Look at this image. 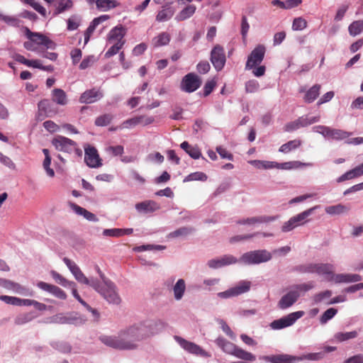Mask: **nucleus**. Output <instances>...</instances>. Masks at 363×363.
<instances>
[{"label":"nucleus","mask_w":363,"mask_h":363,"mask_svg":"<svg viewBox=\"0 0 363 363\" xmlns=\"http://www.w3.org/2000/svg\"><path fill=\"white\" fill-rule=\"evenodd\" d=\"M164 328L160 320H146L134 323L116 335H104L100 337L101 342L108 347L117 350H135L142 340L157 334Z\"/></svg>","instance_id":"f257e3e1"},{"label":"nucleus","mask_w":363,"mask_h":363,"mask_svg":"<svg viewBox=\"0 0 363 363\" xmlns=\"http://www.w3.org/2000/svg\"><path fill=\"white\" fill-rule=\"evenodd\" d=\"M98 272L102 281L101 282L97 279L95 283L92 284V288L109 303L119 304L121 300L118 294L116 286L111 281L106 279L99 269Z\"/></svg>","instance_id":"f03ea898"},{"label":"nucleus","mask_w":363,"mask_h":363,"mask_svg":"<svg viewBox=\"0 0 363 363\" xmlns=\"http://www.w3.org/2000/svg\"><path fill=\"white\" fill-rule=\"evenodd\" d=\"M216 343L223 352L233 355L238 359L250 362H253L256 359V357L253 354L238 347L235 344L228 341L222 337H218L216 340Z\"/></svg>","instance_id":"7ed1b4c3"},{"label":"nucleus","mask_w":363,"mask_h":363,"mask_svg":"<svg viewBox=\"0 0 363 363\" xmlns=\"http://www.w3.org/2000/svg\"><path fill=\"white\" fill-rule=\"evenodd\" d=\"M335 266L330 263H311L303 267V272L306 273H315L324 277L328 281H333Z\"/></svg>","instance_id":"20e7f679"},{"label":"nucleus","mask_w":363,"mask_h":363,"mask_svg":"<svg viewBox=\"0 0 363 363\" xmlns=\"http://www.w3.org/2000/svg\"><path fill=\"white\" fill-rule=\"evenodd\" d=\"M272 259V255L266 250H258L244 253L238 262L246 265L259 264Z\"/></svg>","instance_id":"39448f33"},{"label":"nucleus","mask_w":363,"mask_h":363,"mask_svg":"<svg viewBox=\"0 0 363 363\" xmlns=\"http://www.w3.org/2000/svg\"><path fill=\"white\" fill-rule=\"evenodd\" d=\"M319 206H315L291 217L288 221L284 223L281 226V231L284 233L290 232L296 227L303 225L308 222L307 218Z\"/></svg>","instance_id":"423d86ee"},{"label":"nucleus","mask_w":363,"mask_h":363,"mask_svg":"<svg viewBox=\"0 0 363 363\" xmlns=\"http://www.w3.org/2000/svg\"><path fill=\"white\" fill-rule=\"evenodd\" d=\"M313 132L323 135L325 138L342 140L348 138L352 133L340 129L331 128L325 125H316L312 128Z\"/></svg>","instance_id":"0eeeda50"},{"label":"nucleus","mask_w":363,"mask_h":363,"mask_svg":"<svg viewBox=\"0 0 363 363\" xmlns=\"http://www.w3.org/2000/svg\"><path fill=\"white\" fill-rule=\"evenodd\" d=\"M305 313L303 311H298L291 313L279 319L275 320L270 323V327L273 330H281L283 328L293 325L296 321L303 317Z\"/></svg>","instance_id":"6e6552de"},{"label":"nucleus","mask_w":363,"mask_h":363,"mask_svg":"<svg viewBox=\"0 0 363 363\" xmlns=\"http://www.w3.org/2000/svg\"><path fill=\"white\" fill-rule=\"evenodd\" d=\"M23 32L26 38L32 40L34 44L44 45L48 49H55V43L48 37L40 33L32 32L28 28L23 27Z\"/></svg>","instance_id":"1a4fd4ad"},{"label":"nucleus","mask_w":363,"mask_h":363,"mask_svg":"<svg viewBox=\"0 0 363 363\" xmlns=\"http://www.w3.org/2000/svg\"><path fill=\"white\" fill-rule=\"evenodd\" d=\"M201 85L200 77L194 73H189L182 78L180 88L184 92L192 93L197 90Z\"/></svg>","instance_id":"9d476101"},{"label":"nucleus","mask_w":363,"mask_h":363,"mask_svg":"<svg viewBox=\"0 0 363 363\" xmlns=\"http://www.w3.org/2000/svg\"><path fill=\"white\" fill-rule=\"evenodd\" d=\"M174 339L177 343L187 352L203 357H209L211 354L203 350L199 345L194 342H189L181 337L175 336Z\"/></svg>","instance_id":"9b49d317"},{"label":"nucleus","mask_w":363,"mask_h":363,"mask_svg":"<svg viewBox=\"0 0 363 363\" xmlns=\"http://www.w3.org/2000/svg\"><path fill=\"white\" fill-rule=\"evenodd\" d=\"M52 144L57 150L69 154L76 149V142L62 135L55 136L52 140Z\"/></svg>","instance_id":"f8f14e48"},{"label":"nucleus","mask_w":363,"mask_h":363,"mask_svg":"<svg viewBox=\"0 0 363 363\" xmlns=\"http://www.w3.org/2000/svg\"><path fill=\"white\" fill-rule=\"evenodd\" d=\"M84 161L91 168H99L102 166L97 150L89 145L84 146Z\"/></svg>","instance_id":"ddd939ff"},{"label":"nucleus","mask_w":363,"mask_h":363,"mask_svg":"<svg viewBox=\"0 0 363 363\" xmlns=\"http://www.w3.org/2000/svg\"><path fill=\"white\" fill-rule=\"evenodd\" d=\"M320 121V116H302L298 118L297 120L287 123L284 126V130L286 132L294 131L301 128L306 127L313 123H317Z\"/></svg>","instance_id":"4468645a"},{"label":"nucleus","mask_w":363,"mask_h":363,"mask_svg":"<svg viewBox=\"0 0 363 363\" xmlns=\"http://www.w3.org/2000/svg\"><path fill=\"white\" fill-rule=\"evenodd\" d=\"M211 62L217 71H220L225 66L226 57L224 49L216 45L211 52Z\"/></svg>","instance_id":"2eb2a0df"},{"label":"nucleus","mask_w":363,"mask_h":363,"mask_svg":"<svg viewBox=\"0 0 363 363\" xmlns=\"http://www.w3.org/2000/svg\"><path fill=\"white\" fill-rule=\"evenodd\" d=\"M265 54V48L259 45L257 46L248 56L245 69H252L253 67L259 65L263 60Z\"/></svg>","instance_id":"dca6fc26"},{"label":"nucleus","mask_w":363,"mask_h":363,"mask_svg":"<svg viewBox=\"0 0 363 363\" xmlns=\"http://www.w3.org/2000/svg\"><path fill=\"white\" fill-rule=\"evenodd\" d=\"M238 262V259L235 257L231 255H225L220 257L208 260L207 265L211 269H218L230 264H234Z\"/></svg>","instance_id":"f3484780"},{"label":"nucleus","mask_w":363,"mask_h":363,"mask_svg":"<svg viewBox=\"0 0 363 363\" xmlns=\"http://www.w3.org/2000/svg\"><path fill=\"white\" fill-rule=\"evenodd\" d=\"M36 286L40 289L52 294L57 298L65 300L67 297L66 293L56 285L40 281L37 282Z\"/></svg>","instance_id":"a211bd4d"},{"label":"nucleus","mask_w":363,"mask_h":363,"mask_svg":"<svg viewBox=\"0 0 363 363\" xmlns=\"http://www.w3.org/2000/svg\"><path fill=\"white\" fill-rule=\"evenodd\" d=\"M300 294L298 290H290L279 301L277 306L280 309L285 310L292 306L298 299Z\"/></svg>","instance_id":"6ab92c4d"},{"label":"nucleus","mask_w":363,"mask_h":363,"mask_svg":"<svg viewBox=\"0 0 363 363\" xmlns=\"http://www.w3.org/2000/svg\"><path fill=\"white\" fill-rule=\"evenodd\" d=\"M0 286L19 295L28 296L30 294L28 289L11 280L0 279Z\"/></svg>","instance_id":"aec40b11"},{"label":"nucleus","mask_w":363,"mask_h":363,"mask_svg":"<svg viewBox=\"0 0 363 363\" xmlns=\"http://www.w3.org/2000/svg\"><path fill=\"white\" fill-rule=\"evenodd\" d=\"M263 359L271 363H296L303 360V357L286 354L264 356Z\"/></svg>","instance_id":"412c9836"},{"label":"nucleus","mask_w":363,"mask_h":363,"mask_svg":"<svg viewBox=\"0 0 363 363\" xmlns=\"http://www.w3.org/2000/svg\"><path fill=\"white\" fill-rule=\"evenodd\" d=\"M135 208L138 213L147 214L158 211L160 208V206L155 201L146 200L137 203Z\"/></svg>","instance_id":"4be33fe9"},{"label":"nucleus","mask_w":363,"mask_h":363,"mask_svg":"<svg viewBox=\"0 0 363 363\" xmlns=\"http://www.w3.org/2000/svg\"><path fill=\"white\" fill-rule=\"evenodd\" d=\"M278 218V216H260L241 219L238 221V223L241 225H255L256 224L271 223L276 220Z\"/></svg>","instance_id":"5701e85b"},{"label":"nucleus","mask_w":363,"mask_h":363,"mask_svg":"<svg viewBox=\"0 0 363 363\" xmlns=\"http://www.w3.org/2000/svg\"><path fill=\"white\" fill-rule=\"evenodd\" d=\"M362 277L357 274H335L333 281L335 284H349L360 281Z\"/></svg>","instance_id":"b1692460"},{"label":"nucleus","mask_w":363,"mask_h":363,"mask_svg":"<svg viewBox=\"0 0 363 363\" xmlns=\"http://www.w3.org/2000/svg\"><path fill=\"white\" fill-rule=\"evenodd\" d=\"M103 96L102 93L96 89L86 90L84 91L79 98V102L82 104H91Z\"/></svg>","instance_id":"393cba45"},{"label":"nucleus","mask_w":363,"mask_h":363,"mask_svg":"<svg viewBox=\"0 0 363 363\" xmlns=\"http://www.w3.org/2000/svg\"><path fill=\"white\" fill-rule=\"evenodd\" d=\"M125 35V30L122 26H116L112 28L108 35L109 43H118L125 42L123 38Z\"/></svg>","instance_id":"a878e982"},{"label":"nucleus","mask_w":363,"mask_h":363,"mask_svg":"<svg viewBox=\"0 0 363 363\" xmlns=\"http://www.w3.org/2000/svg\"><path fill=\"white\" fill-rule=\"evenodd\" d=\"M363 175V163L357 166L356 167L346 172L345 174L339 177L336 182L337 183L343 182L346 180L352 179Z\"/></svg>","instance_id":"bb28decb"},{"label":"nucleus","mask_w":363,"mask_h":363,"mask_svg":"<svg viewBox=\"0 0 363 363\" xmlns=\"http://www.w3.org/2000/svg\"><path fill=\"white\" fill-rule=\"evenodd\" d=\"M186 285L184 279H179L172 287L174 298L175 301H181L186 292Z\"/></svg>","instance_id":"cd10ccee"},{"label":"nucleus","mask_w":363,"mask_h":363,"mask_svg":"<svg viewBox=\"0 0 363 363\" xmlns=\"http://www.w3.org/2000/svg\"><path fill=\"white\" fill-rule=\"evenodd\" d=\"M69 205L72 210L74 211V213H76L78 215L82 216L87 220L93 222H97L99 220V218L96 216V215H94L91 212L88 211L85 208L77 205L76 203H69Z\"/></svg>","instance_id":"c85d7f7f"},{"label":"nucleus","mask_w":363,"mask_h":363,"mask_svg":"<svg viewBox=\"0 0 363 363\" xmlns=\"http://www.w3.org/2000/svg\"><path fill=\"white\" fill-rule=\"evenodd\" d=\"M196 6L194 4H189L185 6L175 16L177 21H185L191 17L196 12Z\"/></svg>","instance_id":"c756f323"},{"label":"nucleus","mask_w":363,"mask_h":363,"mask_svg":"<svg viewBox=\"0 0 363 363\" xmlns=\"http://www.w3.org/2000/svg\"><path fill=\"white\" fill-rule=\"evenodd\" d=\"M325 211L326 213L330 216H338L347 213L350 211V207L343 204L339 203L334 206H329L325 207Z\"/></svg>","instance_id":"7c9ffc66"},{"label":"nucleus","mask_w":363,"mask_h":363,"mask_svg":"<svg viewBox=\"0 0 363 363\" xmlns=\"http://www.w3.org/2000/svg\"><path fill=\"white\" fill-rule=\"evenodd\" d=\"M310 163H303L299 161H291L283 163H279L276 162L275 169L290 170L293 169H298L304 166H311Z\"/></svg>","instance_id":"2f4dec72"},{"label":"nucleus","mask_w":363,"mask_h":363,"mask_svg":"<svg viewBox=\"0 0 363 363\" xmlns=\"http://www.w3.org/2000/svg\"><path fill=\"white\" fill-rule=\"evenodd\" d=\"M194 228L192 227H182L173 232L169 233L167 235V238H184L191 235L194 231Z\"/></svg>","instance_id":"473e14b6"},{"label":"nucleus","mask_w":363,"mask_h":363,"mask_svg":"<svg viewBox=\"0 0 363 363\" xmlns=\"http://www.w3.org/2000/svg\"><path fill=\"white\" fill-rule=\"evenodd\" d=\"M249 163L258 169H275L276 162L254 160L249 161Z\"/></svg>","instance_id":"72a5a7b5"},{"label":"nucleus","mask_w":363,"mask_h":363,"mask_svg":"<svg viewBox=\"0 0 363 363\" xmlns=\"http://www.w3.org/2000/svg\"><path fill=\"white\" fill-rule=\"evenodd\" d=\"M320 88L321 86L320 84H315L311 87L304 96V101L307 103H312L314 101L320 94Z\"/></svg>","instance_id":"f704fd0d"},{"label":"nucleus","mask_w":363,"mask_h":363,"mask_svg":"<svg viewBox=\"0 0 363 363\" xmlns=\"http://www.w3.org/2000/svg\"><path fill=\"white\" fill-rule=\"evenodd\" d=\"M251 282L242 280L238 282L235 286L232 287L235 296L247 292L250 289Z\"/></svg>","instance_id":"c9c22d12"},{"label":"nucleus","mask_w":363,"mask_h":363,"mask_svg":"<svg viewBox=\"0 0 363 363\" xmlns=\"http://www.w3.org/2000/svg\"><path fill=\"white\" fill-rule=\"evenodd\" d=\"M349 34L352 36H357L363 32V20L354 21L348 26Z\"/></svg>","instance_id":"e433bc0d"},{"label":"nucleus","mask_w":363,"mask_h":363,"mask_svg":"<svg viewBox=\"0 0 363 363\" xmlns=\"http://www.w3.org/2000/svg\"><path fill=\"white\" fill-rule=\"evenodd\" d=\"M118 3L116 0H96V7L102 11H107L111 9H113L118 6Z\"/></svg>","instance_id":"4c0bfd02"},{"label":"nucleus","mask_w":363,"mask_h":363,"mask_svg":"<svg viewBox=\"0 0 363 363\" xmlns=\"http://www.w3.org/2000/svg\"><path fill=\"white\" fill-rule=\"evenodd\" d=\"M52 100L60 105H65L67 103L65 92L61 89H55L52 90Z\"/></svg>","instance_id":"58836bf2"},{"label":"nucleus","mask_w":363,"mask_h":363,"mask_svg":"<svg viewBox=\"0 0 363 363\" xmlns=\"http://www.w3.org/2000/svg\"><path fill=\"white\" fill-rule=\"evenodd\" d=\"M50 323L59 324H74L77 323V318L71 316H65L62 314H57L51 318Z\"/></svg>","instance_id":"ea45409f"},{"label":"nucleus","mask_w":363,"mask_h":363,"mask_svg":"<svg viewBox=\"0 0 363 363\" xmlns=\"http://www.w3.org/2000/svg\"><path fill=\"white\" fill-rule=\"evenodd\" d=\"M169 40V35L166 32H163L160 33L157 36L155 37L152 39V43L155 47H160L167 45Z\"/></svg>","instance_id":"a19ab883"},{"label":"nucleus","mask_w":363,"mask_h":363,"mask_svg":"<svg viewBox=\"0 0 363 363\" xmlns=\"http://www.w3.org/2000/svg\"><path fill=\"white\" fill-rule=\"evenodd\" d=\"M50 275L57 284H58L64 287L74 286L73 281H70L67 280V279H65L64 277H62L60 274H59L56 271H54V270L51 271Z\"/></svg>","instance_id":"79ce46f5"},{"label":"nucleus","mask_w":363,"mask_h":363,"mask_svg":"<svg viewBox=\"0 0 363 363\" xmlns=\"http://www.w3.org/2000/svg\"><path fill=\"white\" fill-rule=\"evenodd\" d=\"M301 145V141L300 140H290L288 143L282 145L279 151L283 153H288L291 150H294L298 147Z\"/></svg>","instance_id":"37998d69"},{"label":"nucleus","mask_w":363,"mask_h":363,"mask_svg":"<svg viewBox=\"0 0 363 363\" xmlns=\"http://www.w3.org/2000/svg\"><path fill=\"white\" fill-rule=\"evenodd\" d=\"M0 20L6 23L8 26L18 28L20 27L21 21L16 16L4 15L0 13Z\"/></svg>","instance_id":"c03bdc74"},{"label":"nucleus","mask_w":363,"mask_h":363,"mask_svg":"<svg viewBox=\"0 0 363 363\" xmlns=\"http://www.w3.org/2000/svg\"><path fill=\"white\" fill-rule=\"evenodd\" d=\"M174 12L171 7L164 8L158 12L156 20L160 22L167 21L172 17Z\"/></svg>","instance_id":"a18cd8bd"},{"label":"nucleus","mask_w":363,"mask_h":363,"mask_svg":"<svg viewBox=\"0 0 363 363\" xmlns=\"http://www.w3.org/2000/svg\"><path fill=\"white\" fill-rule=\"evenodd\" d=\"M358 335V333L357 331H351L346 333H337L334 335V338L337 342H343L350 339L355 338Z\"/></svg>","instance_id":"49530a36"},{"label":"nucleus","mask_w":363,"mask_h":363,"mask_svg":"<svg viewBox=\"0 0 363 363\" xmlns=\"http://www.w3.org/2000/svg\"><path fill=\"white\" fill-rule=\"evenodd\" d=\"M207 175L201 172H196L194 173L189 174L188 176H186L184 179V182H191V181H206L207 179Z\"/></svg>","instance_id":"de8ad7c7"},{"label":"nucleus","mask_w":363,"mask_h":363,"mask_svg":"<svg viewBox=\"0 0 363 363\" xmlns=\"http://www.w3.org/2000/svg\"><path fill=\"white\" fill-rule=\"evenodd\" d=\"M72 288V293L73 296L82 305L84 306L88 311H91L93 314L97 315V312L95 309L91 308L79 296L78 291L75 287V284L74 283V286H69Z\"/></svg>","instance_id":"09e8293b"},{"label":"nucleus","mask_w":363,"mask_h":363,"mask_svg":"<svg viewBox=\"0 0 363 363\" xmlns=\"http://www.w3.org/2000/svg\"><path fill=\"white\" fill-rule=\"evenodd\" d=\"M76 280L82 284H84L86 285H89L92 287V284L95 283L97 280V279L95 278H87L84 273L82 272H78L76 274L74 275Z\"/></svg>","instance_id":"8fccbe9b"},{"label":"nucleus","mask_w":363,"mask_h":363,"mask_svg":"<svg viewBox=\"0 0 363 363\" xmlns=\"http://www.w3.org/2000/svg\"><path fill=\"white\" fill-rule=\"evenodd\" d=\"M332 291L330 290H325L315 294L312 299L314 303H319L328 299L332 296Z\"/></svg>","instance_id":"3c124183"},{"label":"nucleus","mask_w":363,"mask_h":363,"mask_svg":"<svg viewBox=\"0 0 363 363\" xmlns=\"http://www.w3.org/2000/svg\"><path fill=\"white\" fill-rule=\"evenodd\" d=\"M337 313V309L330 308L326 310L320 318L321 324H325L328 320H331Z\"/></svg>","instance_id":"603ef678"},{"label":"nucleus","mask_w":363,"mask_h":363,"mask_svg":"<svg viewBox=\"0 0 363 363\" xmlns=\"http://www.w3.org/2000/svg\"><path fill=\"white\" fill-rule=\"evenodd\" d=\"M73 6L72 0H60L56 8L57 13H61L64 11L70 9Z\"/></svg>","instance_id":"864d4df0"},{"label":"nucleus","mask_w":363,"mask_h":363,"mask_svg":"<svg viewBox=\"0 0 363 363\" xmlns=\"http://www.w3.org/2000/svg\"><path fill=\"white\" fill-rule=\"evenodd\" d=\"M112 46L105 53L106 57H111L118 52L123 48L125 42H119L118 43H112Z\"/></svg>","instance_id":"5fc2aeb1"},{"label":"nucleus","mask_w":363,"mask_h":363,"mask_svg":"<svg viewBox=\"0 0 363 363\" xmlns=\"http://www.w3.org/2000/svg\"><path fill=\"white\" fill-rule=\"evenodd\" d=\"M139 125L138 123V116L128 119L125 121H123L118 127V128L120 129H124V128H133L135 127L136 125ZM116 128H114L113 130H116Z\"/></svg>","instance_id":"6e6d98bb"},{"label":"nucleus","mask_w":363,"mask_h":363,"mask_svg":"<svg viewBox=\"0 0 363 363\" xmlns=\"http://www.w3.org/2000/svg\"><path fill=\"white\" fill-rule=\"evenodd\" d=\"M307 26V21L302 17L294 18L292 23V29L294 30H302Z\"/></svg>","instance_id":"4d7b16f0"},{"label":"nucleus","mask_w":363,"mask_h":363,"mask_svg":"<svg viewBox=\"0 0 363 363\" xmlns=\"http://www.w3.org/2000/svg\"><path fill=\"white\" fill-rule=\"evenodd\" d=\"M24 3L29 4L32 6L36 11L40 13L42 16H45L46 15V9L40 4V3L35 1V0H22Z\"/></svg>","instance_id":"13d9d810"},{"label":"nucleus","mask_w":363,"mask_h":363,"mask_svg":"<svg viewBox=\"0 0 363 363\" xmlns=\"http://www.w3.org/2000/svg\"><path fill=\"white\" fill-rule=\"evenodd\" d=\"M259 89V84L255 79H251L245 83V91L247 93H255Z\"/></svg>","instance_id":"bf43d9fd"},{"label":"nucleus","mask_w":363,"mask_h":363,"mask_svg":"<svg viewBox=\"0 0 363 363\" xmlns=\"http://www.w3.org/2000/svg\"><path fill=\"white\" fill-rule=\"evenodd\" d=\"M112 118L111 114H104L96 118L95 124L98 126H105L111 123Z\"/></svg>","instance_id":"052dcab7"},{"label":"nucleus","mask_w":363,"mask_h":363,"mask_svg":"<svg viewBox=\"0 0 363 363\" xmlns=\"http://www.w3.org/2000/svg\"><path fill=\"white\" fill-rule=\"evenodd\" d=\"M33 318L31 313H23L15 318V323L17 325H23L31 321Z\"/></svg>","instance_id":"680f3d73"},{"label":"nucleus","mask_w":363,"mask_h":363,"mask_svg":"<svg viewBox=\"0 0 363 363\" xmlns=\"http://www.w3.org/2000/svg\"><path fill=\"white\" fill-rule=\"evenodd\" d=\"M63 262L67 265V267H68V269H69L71 273L73 274V276L74 274H76L77 273H78V272L81 271L80 268L77 266V264L74 261H72L67 257H65L63 259Z\"/></svg>","instance_id":"e2e57ef3"},{"label":"nucleus","mask_w":363,"mask_h":363,"mask_svg":"<svg viewBox=\"0 0 363 363\" xmlns=\"http://www.w3.org/2000/svg\"><path fill=\"white\" fill-rule=\"evenodd\" d=\"M0 300H1L2 301L5 302L7 304L13 306H20L21 298L17 297L1 295L0 296Z\"/></svg>","instance_id":"0e129e2a"},{"label":"nucleus","mask_w":363,"mask_h":363,"mask_svg":"<svg viewBox=\"0 0 363 363\" xmlns=\"http://www.w3.org/2000/svg\"><path fill=\"white\" fill-rule=\"evenodd\" d=\"M51 345L52 346V347L65 353L69 352L71 350L70 346L67 342H53L51 344Z\"/></svg>","instance_id":"69168bd1"},{"label":"nucleus","mask_w":363,"mask_h":363,"mask_svg":"<svg viewBox=\"0 0 363 363\" xmlns=\"http://www.w3.org/2000/svg\"><path fill=\"white\" fill-rule=\"evenodd\" d=\"M349 6L347 4H342L341 5L336 12V14L335 16V21H342L344 18L347 11L348 10Z\"/></svg>","instance_id":"338daca9"},{"label":"nucleus","mask_w":363,"mask_h":363,"mask_svg":"<svg viewBox=\"0 0 363 363\" xmlns=\"http://www.w3.org/2000/svg\"><path fill=\"white\" fill-rule=\"evenodd\" d=\"M218 323L220 325V328H222L223 331L228 335L230 338L234 339L235 338V334L231 330L230 327L228 325V324L222 319H218L217 320Z\"/></svg>","instance_id":"774afa93"}]
</instances>
